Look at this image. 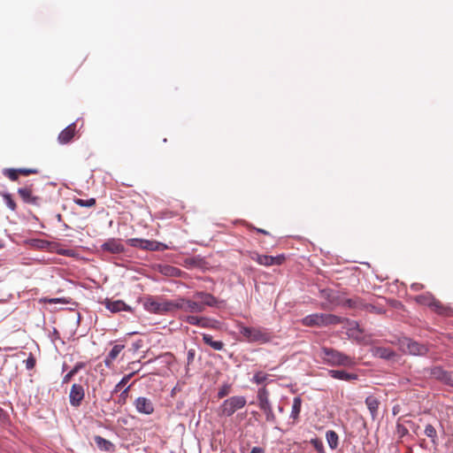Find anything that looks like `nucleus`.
<instances>
[{
	"instance_id": "1",
	"label": "nucleus",
	"mask_w": 453,
	"mask_h": 453,
	"mask_svg": "<svg viewBox=\"0 0 453 453\" xmlns=\"http://www.w3.org/2000/svg\"><path fill=\"white\" fill-rule=\"evenodd\" d=\"M237 328L243 339L250 343L265 344L273 339V334L266 328L259 326H246L237 323Z\"/></svg>"
},
{
	"instance_id": "2",
	"label": "nucleus",
	"mask_w": 453,
	"mask_h": 453,
	"mask_svg": "<svg viewBox=\"0 0 453 453\" xmlns=\"http://www.w3.org/2000/svg\"><path fill=\"white\" fill-rule=\"evenodd\" d=\"M247 403L243 395H234L224 400L218 409L220 417H231L235 411L242 409Z\"/></svg>"
},
{
	"instance_id": "3",
	"label": "nucleus",
	"mask_w": 453,
	"mask_h": 453,
	"mask_svg": "<svg viewBox=\"0 0 453 453\" xmlns=\"http://www.w3.org/2000/svg\"><path fill=\"white\" fill-rule=\"evenodd\" d=\"M324 358L332 365L353 366L356 361L353 357L332 349H324Z\"/></svg>"
},
{
	"instance_id": "4",
	"label": "nucleus",
	"mask_w": 453,
	"mask_h": 453,
	"mask_svg": "<svg viewBox=\"0 0 453 453\" xmlns=\"http://www.w3.org/2000/svg\"><path fill=\"white\" fill-rule=\"evenodd\" d=\"M127 243L131 247L139 248L144 250H164L167 248L166 245L159 242L141 238L128 239Z\"/></svg>"
},
{
	"instance_id": "5",
	"label": "nucleus",
	"mask_w": 453,
	"mask_h": 453,
	"mask_svg": "<svg viewBox=\"0 0 453 453\" xmlns=\"http://www.w3.org/2000/svg\"><path fill=\"white\" fill-rule=\"evenodd\" d=\"M143 307L150 313L164 314L170 312L169 300L157 301L153 297H149L144 301Z\"/></svg>"
},
{
	"instance_id": "6",
	"label": "nucleus",
	"mask_w": 453,
	"mask_h": 453,
	"mask_svg": "<svg viewBox=\"0 0 453 453\" xmlns=\"http://www.w3.org/2000/svg\"><path fill=\"white\" fill-rule=\"evenodd\" d=\"M250 258L256 261L257 264L265 266H271L273 265H281L285 260L284 255H280L276 257L267 256V255H260L258 253H252Z\"/></svg>"
},
{
	"instance_id": "7",
	"label": "nucleus",
	"mask_w": 453,
	"mask_h": 453,
	"mask_svg": "<svg viewBox=\"0 0 453 453\" xmlns=\"http://www.w3.org/2000/svg\"><path fill=\"white\" fill-rule=\"evenodd\" d=\"M416 301L421 304L430 306L439 314H444L446 311V309L440 303V302L435 300L430 294L418 296L416 297Z\"/></svg>"
},
{
	"instance_id": "8",
	"label": "nucleus",
	"mask_w": 453,
	"mask_h": 453,
	"mask_svg": "<svg viewBox=\"0 0 453 453\" xmlns=\"http://www.w3.org/2000/svg\"><path fill=\"white\" fill-rule=\"evenodd\" d=\"M85 396L83 386L74 383L69 393V402L73 407H79Z\"/></svg>"
},
{
	"instance_id": "9",
	"label": "nucleus",
	"mask_w": 453,
	"mask_h": 453,
	"mask_svg": "<svg viewBox=\"0 0 453 453\" xmlns=\"http://www.w3.org/2000/svg\"><path fill=\"white\" fill-rule=\"evenodd\" d=\"M101 250L111 254H120L125 251V247L121 240L110 238L101 245Z\"/></svg>"
},
{
	"instance_id": "10",
	"label": "nucleus",
	"mask_w": 453,
	"mask_h": 453,
	"mask_svg": "<svg viewBox=\"0 0 453 453\" xmlns=\"http://www.w3.org/2000/svg\"><path fill=\"white\" fill-rule=\"evenodd\" d=\"M185 321L189 325H194L204 328H215L217 323L216 320L211 319L209 318L197 317L193 315L187 316Z\"/></svg>"
},
{
	"instance_id": "11",
	"label": "nucleus",
	"mask_w": 453,
	"mask_h": 453,
	"mask_svg": "<svg viewBox=\"0 0 453 453\" xmlns=\"http://www.w3.org/2000/svg\"><path fill=\"white\" fill-rule=\"evenodd\" d=\"M195 299H198L199 303L205 309L206 306L214 307L218 304L217 298L210 293L204 291H197L193 295Z\"/></svg>"
},
{
	"instance_id": "12",
	"label": "nucleus",
	"mask_w": 453,
	"mask_h": 453,
	"mask_svg": "<svg viewBox=\"0 0 453 453\" xmlns=\"http://www.w3.org/2000/svg\"><path fill=\"white\" fill-rule=\"evenodd\" d=\"M313 325H335L340 323L341 319L332 314H313Z\"/></svg>"
},
{
	"instance_id": "13",
	"label": "nucleus",
	"mask_w": 453,
	"mask_h": 453,
	"mask_svg": "<svg viewBox=\"0 0 453 453\" xmlns=\"http://www.w3.org/2000/svg\"><path fill=\"white\" fill-rule=\"evenodd\" d=\"M138 412L150 415L154 411L151 401L146 397H138L134 402Z\"/></svg>"
},
{
	"instance_id": "14",
	"label": "nucleus",
	"mask_w": 453,
	"mask_h": 453,
	"mask_svg": "<svg viewBox=\"0 0 453 453\" xmlns=\"http://www.w3.org/2000/svg\"><path fill=\"white\" fill-rule=\"evenodd\" d=\"M105 307L107 310H109L111 312L117 313L120 311H131L132 309L129 305L125 303L121 300H106L105 301Z\"/></svg>"
},
{
	"instance_id": "15",
	"label": "nucleus",
	"mask_w": 453,
	"mask_h": 453,
	"mask_svg": "<svg viewBox=\"0 0 453 453\" xmlns=\"http://www.w3.org/2000/svg\"><path fill=\"white\" fill-rule=\"evenodd\" d=\"M18 194L21 197V199L30 204L37 205L39 203V197L33 196V191L31 187L19 188L18 189Z\"/></svg>"
},
{
	"instance_id": "16",
	"label": "nucleus",
	"mask_w": 453,
	"mask_h": 453,
	"mask_svg": "<svg viewBox=\"0 0 453 453\" xmlns=\"http://www.w3.org/2000/svg\"><path fill=\"white\" fill-rule=\"evenodd\" d=\"M433 375L445 384L453 387V372H448L440 367H436L433 371Z\"/></svg>"
},
{
	"instance_id": "17",
	"label": "nucleus",
	"mask_w": 453,
	"mask_h": 453,
	"mask_svg": "<svg viewBox=\"0 0 453 453\" xmlns=\"http://www.w3.org/2000/svg\"><path fill=\"white\" fill-rule=\"evenodd\" d=\"M407 351L411 355H425L427 352V348L412 340H407L406 342Z\"/></svg>"
},
{
	"instance_id": "18",
	"label": "nucleus",
	"mask_w": 453,
	"mask_h": 453,
	"mask_svg": "<svg viewBox=\"0 0 453 453\" xmlns=\"http://www.w3.org/2000/svg\"><path fill=\"white\" fill-rule=\"evenodd\" d=\"M75 124L72 123L67 126L58 135V142L61 144L68 143L74 135Z\"/></svg>"
},
{
	"instance_id": "19",
	"label": "nucleus",
	"mask_w": 453,
	"mask_h": 453,
	"mask_svg": "<svg viewBox=\"0 0 453 453\" xmlns=\"http://www.w3.org/2000/svg\"><path fill=\"white\" fill-rule=\"evenodd\" d=\"M185 312L188 313H201L204 311V308L199 303L198 299H188L186 298Z\"/></svg>"
},
{
	"instance_id": "20",
	"label": "nucleus",
	"mask_w": 453,
	"mask_h": 453,
	"mask_svg": "<svg viewBox=\"0 0 453 453\" xmlns=\"http://www.w3.org/2000/svg\"><path fill=\"white\" fill-rule=\"evenodd\" d=\"M329 374L332 378L341 380H354L357 379V375L355 373H349L343 370H330Z\"/></svg>"
},
{
	"instance_id": "21",
	"label": "nucleus",
	"mask_w": 453,
	"mask_h": 453,
	"mask_svg": "<svg viewBox=\"0 0 453 453\" xmlns=\"http://www.w3.org/2000/svg\"><path fill=\"white\" fill-rule=\"evenodd\" d=\"M95 443L96 447L103 451L112 452L114 450V445L110 441L101 437L100 435H96L94 437Z\"/></svg>"
},
{
	"instance_id": "22",
	"label": "nucleus",
	"mask_w": 453,
	"mask_h": 453,
	"mask_svg": "<svg viewBox=\"0 0 453 453\" xmlns=\"http://www.w3.org/2000/svg\"><path fill=\"white\" fill-rule=\"evenodd\" d=\"M365 404L371 413L372 419H375L378 415L380 402L375 396L369 395L365 398Z\"/></svg>"
},
{
	"instance_id": "23",
	"label": "nucleus",
	"mask_w": 453,
	"mask_h": 453,
	"mask_svg": "<svg viewBox=\"0 0 453 453\" xmlns=\"http://www.w3.org/2000/svg\"><path fill=\"white\" fill-rule=\"evenodd\" d=\"M372 351L374 357L383 359H391L395 355L391 349L385 347H375Z\"/></svg>"
},
{
	"instance_id": "24",
	"label": "nucleus",
	"mask_w": 453,
	"mask_h": 453,
	"mask_svg": "<svg viewBox=\"0 0 453 453\" xmlns=\"http://www.w3.org/2000/svg\"><path fill=\"white\" fill-rule=\"evenodd\" d=\"M395 434L399 439H403V437L409 435L408 425L405 423V419H403V418H398L396 421Z\"/></svg>"
},
{
	"instance_id": "25",
	"label": "nucleus",
	"mask_w": 453,
	"mask_h": 453,
	"mask_svg": "<svg viewBox=\"0 0 453 453\" xmlns=\"http://www.w3.org/2000/svg\"><path fill=\"white\" fill-rule=\"evenodd\" d=\"M203 341L215 350H222L224 349L223 342L214 341L211 334H203Z\"/></svg>"
},
{
	"instance_id": "26",
	"label": "nucleus",
	"mask_w": 453,
	"mask_h": 453,
	"mask_svg": "<svg viewBox=\"0 0 453 453\" xmlns=\"http://www.w3.org/2000/svg\"><path fill=\"white\" fill-rule=\"evenodd\" d=\"M257 398L258 407L271 403L269 400V392L265 387L258 388Z\"/></svg>"
},
{
	"instance_id": "27",
	"label": "nucleus",
	"mask_w": 453,
	"mask_h": 453,
	"mask_svg": "<svg viewBox=\"0 0 453 453\" xmlns=\"http://www.w3.org/2000/svg\"><path fill=\"white\" fill-rule=\"evenodd\" d=\"M84 367H85V364L84 363H82V362L76 363L74 365V366L72 368V370L64 376L63 380H62V384L68 383L71 380V379L75 374H77L81 369H83Z\"/></svg>"
},
{
	"instance_id": "28",
	"label": "nucleus",
	"mask_w": 453,
	"mask_h": 453,
	"mask_svg": "<svg viewBox=\"0 0 453 453\" xmlns=\"http://www.w3.org/2000/svg\"><path fill=\"white\" fill-rule=\"evenodd\" d=\"M186 298L180 297L175 300H169L170 312H173L177 310L185 311Z\"/></svg>"
},
{
	"instance_id": "29",
	"label": "nucleus",
	"mask_w": 453,
	"mask_h": 453,
	"mask_svg": "<svg viewBox=\"0 0 453 453\" xmlns=\"http://www.w3.org/2000/svg\"><path fill=\"white\" fill-rule=\"evenodd\" d=\"M326 441L328 443V446L332 449H335L338 447L339 437H338V434L334 431L328 430L326 433Z\"/></svg>"
},
{
	"instance_id": "30",
	"label": "nucleus",
	"mask_w": 453,
	"mask_h": 453,
	"mask_svg": "<svg viewBox=\"0 0 453 453\" xmlns=\"http://www.w3.org/2000/svg\"><path fill=\"white\" fill-rule=\"evenodd\" d=\"M259 409L264 412L267 422L275 423L276 417H275V414L273 413V407H272L271 403L260 406Z\"/></svg>"
},
{
	"instance_id": "31",
	"label": "nucleus",
	"mask_w": 453,
	"mask_h": 453,
	"mask_svg": "<svg viewBox=\"0 0 453 453\" xmlns=\"http://www.w3.org/2000/svg\"><path fill=\"white\" fill-rule=\"evenodd\" d=\"M301 405H302L301 398L298 396L295 397L293 400L292 410H291V414H290V418H292L294 420H296L297 418V417L299 416V413L301 411Z\"/></svg>"
},
{
	"instance_id": "32",
	"label": "nucleus",
	"mask_w": 453,
	"mask_h": 453,
	"mask_svg": "<svg viewBox=\"0 0 453 453\" xmlns=\"http://www.w3.org/2000/svg\"><path fill=\"white\" fill-rule=\"evenodd\" d=\"M424 434L431 440L433 443H436L437 432L432 425L428 424L426 426Z\"/></svg>"
},
{
	"instance_id": "33",
	"label": "nucleus",
	"mask_w": 453,
	"mask_h": 453,
	"mask_svg": "<svg viewBox=\"0 0 453 453\" xmlns=\"http://www.w3.org/2000/svg\"><path fill=\"white\" fill-rule=\"evenodd\" d=\"M134 372H131L129 374L125 375L119 383L115 386V388L113 392L119 391L122 388H124L127 382L130 380V379L134 376Z\"/></svg>"
},
{
	"instance_id": "34",
	"label": "nucleus",
	"mask_w": 453,
	"mask_h": 453,
	"mask_svg": "<svg viewBox=\"0 0 453 453\" xmlns=\"http://www.w3.org/2000/svg\"><path fill=\"white\" fill-rule=\"evenodd\" d=\"M2 196H3V198H4V202H5L6 206L10 210L15 211L16 210V203L13 201V199L12 197V195L9 194V193H3Z\"/></svg>"
},
{
	"instance_id": "35",
	"label": "nucleus",
	"mask_w": 453,
	"mask_h": 453,
	"mask_svg": "<svg viewBox=\"0 0 453 453\" xmlns=\"http://www.w3.org/2000/svg\"><path fill=\"white\" fill-rule=\"evenodd\" d=\"M267 377H268V375L266 373H265L263 372H257L254 374V376L252 378V381L257 385L263 384L267 380Z\"/></svg>"
},
{
	"instance_id": "36",
	"label": "nucleus",
	"mask_w": 453,
	"mask_h": 453,
	"mask_svg": "<svg viewBox=\"0 0 453 453\" xmlns=\"http://www.w3.org/2000/svg\"><path fill=\"white\" fill-rule=\"evenodd\" d=\"M74 203L81 207H92L95 205L96 200L95 198H90L87 200L77 198L74 200Z\"/></svg>"
},
{
	"instance_id": "37",
	"label": "nucleus",
	"mask_w": 453,
	"mask_h": 453,
	"mask_svg": "<svg viewBox=\"0 0 453 453\" xmlns=\"http://www.w3.org/2000/svg\"><path fill=\"white\" fill-rule=\"evenodd\" d=\"M230 391H231V386L229 384H224L219 388L218 397L223 398V397L226 396L227 395H229Z\"/></svg>"
},
{
	"instance_id": "38",
	"label": "nucleus",
	"mask_w": 453,
	"mask_h": 453,
	"mask_svg": "<svg viewBox=\"0 0 453 453\" xmlns=\"http://www.w3.org/2000/svg\"><path fill=\"white\" fill-rule=\"evenodd\" d=\"M123 349L124 345H114L108 354L110 358H113L115 360Z\"/></svg>"
},
{
	"instance_id": "39",
	"label": "nucleus",
	"mask_w": 453,
	"mask_h": 453,
	"mask_svg": "<svg viewBox=\"0 0 453 453\" xmlns=\"http://www.w3.org/2000/svg\"><path fill=\"white\" fill-rule=\"evenodd\" d=\"M4 173L12 180H17L19 178L18 169H5Z\"/></svg>"
},
{
	"instance_id": "40",
	"label": "nucleus",
	"mask_w": 453,
	"mask_h": 453,
	"mask_svg": "<svg viewBox=\"0 0 453 453\" xmlns=\"http://www.w3.org/2000/svg\"><path fill=\"white\" fill-rule=\"evenodd\" d=\"M313 448L319 453H324V446H323V442L321 441H319L317 439H313Z\"/></svg>"
},
{
	"instance_id": "41",
	"label": "nucleus",
	"mask_w": 453,
	"mask_h": 453,
	"mask_svg": "<svg viewBox=\"0 0 453 453\" xmlns=\"http://www.w3.org/2000/svg\"><path fill=\"white\" fill-rule=\"evenodd\" d=\"M405 423L408 425V428L411 429L414 434H418L419 426L415 424L412 420L405 419Z\"/></svg>"
},
{
	"instance_id": "42",
	"label": "nucleus",
	"mask_w": 453,
	"mask_h": 453,
	"mask_svg": "<svg viewBox=\"0 0 453 453\" xmlns=\"http://www.w3.org/2000/svg\"><path fill=\"white\" fill-rule=\"evenodd\" d=\"M321 295L326 297L329 302H333L334 299V293L331 290L323 289L321 290Z\"/></svg>"
},
{
	"instance_id": "43",
	"label": "nucleus",
	"mask_w": 453,
	"mask_h": 453,
	"mask_svg": "<svg viewBox=\"0 0 453 453\" xmlns=\"http://www.w3.org/2000/svg\"><path fill=\"white\" fill-rule=\"evenodd\" d=\"M46 302L49 303H69V301L65 298H50Z\"/></svg>"
},
{
	"instance_id": "44",
	"label": "nucleus",
	"mask_w": 453,
	"mask_h": 453,
	"mask_svg": "<svg viewBox=\"0 0 453 453\" xmlns=\"http://www.w3.org/2000/svg\"><path fill=\"white\" fill-rule=\"evenodd\" d=\"M35 365V359L33 357H28L26 360V367L27 369L30 370L33 369Z\"/></svg>"
},
{
	"instance_id": "45",
	"label": "nucleus",
	"mask_w": 453,
	"mask_h": 453,
	"mask_svg": "<svg viewBox=\"0 0 453 453\" xmlns=\"http://www.w3.org/2000/svg\"><path fill=\"white\" fill-rule=\"evenodd\" d=\"M195 354H196L195 349H189L188 351V357H187L188 365H190L194 361Z\"/></svg>"
},
{
	"instance_id": "46",
	"label": "nucleus",
	"mask_w": 453,
	"mask_h": 453,
	"mask_svg": "<svg viewBox=\"0 0 453 453\" xmlns=\"http://www.w3.org/2000/svg\"><path fill=\"white\" fill-rule=\"evenodd\" d=\"M18 171H19V173H21V174H24V175H28L30 173H36V170L27 169V168H20V169H18Z\"/></svg>"
},
{
	"instance_id": "47",
	"label": "nucleus",
	"mask_w": 453,
	"mask_h": 453,
	"mask_svg": "<svg viewBox=\"0 0 453 453\" xmlns=\"http://www.w3.org/2000/svg\"><path fill=\"white\" fill-rule=\"evenodd\" d=\"M114 359L113 358H110V356L107 355L106 357L104 358V365L106 367L108 368H111L112 366V363H113Z\"/></svg>"
},
{
	"instance_id": "48",
	"label": "nucleus",
	"mask_w": 453,
	"mask_h": 453,
	"mask_svg": "<svg viewBox=\"0 0 453 453\" xmlns=\"http://www.w3.org/2000/svg\"><path fill=\"white\" fill-rule=\"evenodd\" d=\"M250 453H265V449L261 447H253Z\"/></svg>"
},
{
	"instance_id": "49",
	"label": "nucleus",
	"mask_w": 453,
	"mask_h": 453,
	"mask_svg": "<svg viewBox=\"0 0 453 453\" xmlns=\"http://www.w3.org/2000/svg\"><path fill=\"white\" fill-rule=\"evenodd\" d=\"M130 387H127L123 391L122 393L120 394L119 397H120V400H123L125 401L126 398L127 397V392H128V389H129Z\"/></svg>"
},
{
	"instance_id": "50",
	"label": "nucleus",
	"mask_w": 453,
	"mask_h": 453,
	"mask_svg": "<svg viewBox=\"0 0 453 453\" xmlns=\"http://www.w3.org/2000/svg\"><path fill=\"white\" fill-rule=\"evenodd\" d=\"M411 288L417 291L422 288V285H420L419 283H413L411 285Z\"/></svg>"
},
{
	"instance_id": "51",
	"label": "nucleus",
	"mask_w": 453,
	"mask_h": 453,
	"mask_svg": "<svg viewBox=\"0 0 453 453\" xmlns=\"http://www.w3.org/2000/svg\"><path fill=\"white\" fill-rule=\"evenodd\" d=\"M304 323L306 325H311V318L310 316H307L305 319H304Z\"/></svg>"
},
{
	"instance_id": "52",
	"label": "nucleus",
	"mask_w": 453,
	"mask_h": 453,
	"mask_svg": "<svg viewBox=\"0 0 453 453\" xmlns=\"http://www.w3.org/2000/svg\"><path fill=\"white\" fill-rule=\"evenodd\" d=\"M257 231L259 232V233L267 234V232L265 230H264V229L257 228Z\"/></svg>"
},
{
	"instance_id": "53",
	"label": "nucleus",
	"mask_w": 453,
	"mask_h": 453,
	"mask_svg": "<svg viewBox=\"0 0 453 453\" xmlns=\"http://www.w3.org/2000/svg\"><path fill=\"white\" fill-rule=\"evenodd\" d=\"M70 253H71V251H70V250H65V251H63V252H62V254H64V255H67V256H69V255H70Z\"/></svg>"
},
{
	"instance_id": "54",
	"label": "nucleus",
	"mask_w": 453,
	"mask_h": 453,
	"mask_svg": "<svg viewBox=\"0 0 453 453\" xmlns=\"http://www.w3.org/2000/svg\"><path fill=\"white\" fill-rule=\"evenodd\" d=\"M278 410H279V411H280V412H283V407L279 406V407H278Z\"/></svg>"
},
{
	"instance_id": "55",
	"label": "nucleus",
	"mask_w": 453,
	"mask_h": 453,
	"mask_svg": "<svg viewBox=\"0 0 453 453\" xmlns=\"http://www.w3.org/2000/svg\"><path fill=\"white\" fill-rule=\"evenodd\" d=\"M57 219H59V220L61 219V215L60 214L58 215Z\"/></svg>"
},
{
	"instance_id": "56",
	"label": "nucleus",
	"mask_w": 453,
	"mask_h": 453,
	"mask_svg": "<svg viewBox=\"0 0 453 453\" xmlns=\"http://www.w3.org/2000/svg\"><path fill=\"white\" fill-rule=\"evenodd\" d=\"M57 219H59V220L61 219V215L60 214L58 215Z\"/></svg>"
}]
</instances>
